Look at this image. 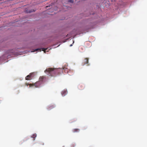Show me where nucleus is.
Instances as JSON below:
<instances>
[{
    "label": "nucleus",
    "mask_w": 147,
    "mask_h": 147,
    "mask_svg": "<svg viewBox=\"0 0 147 147\" xmlns=\"http://www.w3.org/2000/svg\"><path fill=\"white\" fill-rule=\"evenodd\" d=\"M58 69L53 68H48L45 70V72H48V74L50 75L51 76H55V75L58 73Z\"/></svg>",
    "instance_id": "f257e3e1"
},
{
    "label": "nucleus",
    "mask_w": 147,
    "mask_h": 147,
    "mask_svg": "<svg viewBox=\"0 0 147 147\" xmlns=\"http://www.w3.org/2000/svg\"><path fill=\"white\" fill-rule=\"evenodd\" d=\"M32 73H30L29 75L27 76L25 78L26 80H30L32 79Z\"/></svg>",
    "instance_id": "f03ea898"
},
{
    "label": "nucleus",
    "mask_w": 147,
    "mask_h": 147,
    "mask_svg": "<svg viewBox=\"0 0 147 147\" xmlns=\"http://www.w3.org/2000/svg\"><path fill=\"white\" fill-rule=\"evenodd\" d=\"M87 65H89V64H88V58H85L83 62V65L87 64Z\"/></svg>",
    "instance_id": "7ed1b4c3"
},
{
    "label": "nucleus",
    "mask_w": 147,
    "mask_h": 147,
    "mask_svg": "<svg viewBox=\"0 0 147 147\" xmlns=\"http://www.w3.org/2000/svg\"><path fill=\"white\" fill-rule=\"evenodd\" d=\"M85 32H82L81 31H79V30H77L76 32L75 33V34H74V35H79L81 34L82 33H85Z\"/></svg>",
    "instance_id": "20e7f679"
},
{
    "label": "nucleus",
    "mask_w": 147,
    "mask_h": 147,
    "mask_svg": "<svg viewBox=\"0 0 147 147\" xmlns=\"http://www.w3.org/2000/svg\"><path fill=\"white\" fill-rule=\"evenodd\" d=\"M84 88V84L79 85L78 86V88L80 90H82Z\"/></svg>",
    "instance_id": "39448f33"
},
{
    "label": "nucleus",
    "mask_w": 147,
    "mask_h": 147,
    "mask_svg": "<svg viewBox=\"0 0 147 147\" xmlns=\"http://www.w3.org/2000/svg\"><path fill=\"white\" fill-rule=\"evenodd\" d=\"M48 48H40V49H38L35 50V51H38V50L39 51H41V49H42V51H44V52L45 53V51Z\"/></svg>",
    "instance_id": "423d86ee"
},
{
    "label": "nucleus",
    "mask_w": 147,
    "mask_h": 147,
    "mask_svg": "<svg viewBox=\"0 0 147 147\" xmlns=\"http://www.w3.org/2000/svg\"><path fill=\"white\" fill-rule=\"evenodd\" d=\"M45 79V77L44 76H41L39 78V81L41 82H43Z\"/></svg>",
    "instance_id": "0eeeda50"
},
{
    "label": "nucleus",
    "mask_w": 147,
    "mask_h": 147,
    "mask_svg": "<svg viewBox=\"0 0 147 147\" xmlns=\"http://www.w3.org/2000/svg\"><path fill=\"white\" fill-rule=\"evenodd\" d=\"M67 93V92L65 90H63L61 92V94L63 96L65 95Z\"/></svg>",
    "instance_id": "6e6552de"
},
{
    "label": "nucleus",
    "mask_w": 147,
    "mask_h": 147,
    "mask_svg": "<svg viewBox=\"0 0 147 147\" xmlns=\"http://www.w3.org/2000/svg\"><path fill=\"white\" fill-rule=\"evenodd\" d=\"M35 11L33 9H31V10H29L28 9L26 10L25 11V12L26 13H30L31 12H34Z\"/></svg>",
    "instance_id": "1a4fd4ad"
},
{
    "label": "nucleus",
    "mask_w": 147,
    "mask_h": 147,
    "mask_svg": "<svg viewBox=\"0 0 147 147\" xmlns=\"http://www.w3.org/2000/svg\"><path fill=\"white\" fill-rule=\"evenodd\" d=\"M80 129H75L73 130V132H78L80 131Z\"/></svg>",
    "instance_id": "9d476101"
},
{
    "label": "nucleus",
    "mask_w": 147,
    "mask_h": 147,
    "mask_svg": "<svg viewBox=\"0 0 147 147\" xmlns=\"http://www.w3.org/2000/svg\"><path fill=\"white\" fill-rule=\"evenodd\" d=\"M55 107V106L53 105H50L48 109L50 110V109L54 108V107Z\"/></svg>",
    "instance_id": "9b49d317"
},
{
    "label": "nucleus",
    "mask_w": 147,
    "mask_h": 147,
    "mask_svg": "<svg viewBox=\"0 0 147 147\" xmlns=\"http://www.w3.org/2000/svg\"><path fill=\"white\" fill-rule=\"evenodd\" d=\"M36 134H33L32 136V137L33 138H36Z\"/></svg>",
    "instance_id": "f8f14e48"
},
{
    "label": "nucleus",
    "mask_w": 147,
    "mask_h": 147,
    "mask_svg": "<svg viewBox=\"0 0 147 147\" xmlns=\"http://www.w3.org/2000/svg\"><path fill=\"white\" fill-rule=\"evenodd\" d=\"M26 85L27 86H28V85H30V86H32V85H33V84H28L26 83Z\"/></svg>",
    "instance_id": "ddd939ff"
},
{
    "label": "nucleus",
    "mask_w": 147,
    "mask_h": 147,
    "mask_svg": "<svg viewBox=\"0 0 147 147\" xmlns=\"http://www.w3.org/2000/svg\"><path fill=\"white\" fill-rule=\"evenodd\" d=\"M68 2L71 3H73L74 1L73 0H68Z\"/></svg>",
    "instance_id": "4468645a"
},
{
    "label": "nucleus",
    "mask_w": 147,
    "mask_h": 147,
    "mask_svg": "<svg viewBox=\"0 0 147 147\" xmlns=\"http://www.w3.org/2000/svg\"><path fill=\"white\" fill-rule=\"evenodd\" d=\"M72 45V44H71V45H70V47H71V46Z\"/></svg>",
    "instance_id": "2eb2a0df"
},
{
    "label": "nucleus",
    "mask_w": 147,
    "mask_h": 147,
    "mask_svg": "<svg viewBox=\"0 0 147 147\" xmlns=\"http://www.w3.org/2000/svg\"><path fill=\"white\" fill-rule=\"evenodd\" d=\"M48 7V6H46V8H47Z\"/></svg>",
    "instance_id": "dca6fc26"
},
{
    "label": "nucleus",
    "mask_w": 147,
    "mask_h": 147,
    "mask_svg": "<svg viewBox=\"0 0 147 147\" xmlns=\"http://www.w3.org/2000/svg\"><path fill=\"white\" fill-rule=\"evenodd\" d=\"M36 84V83H35V84H34V85H35Z\"/></svg>",
    "instance_id": "f3484780"
}]
</instances>
